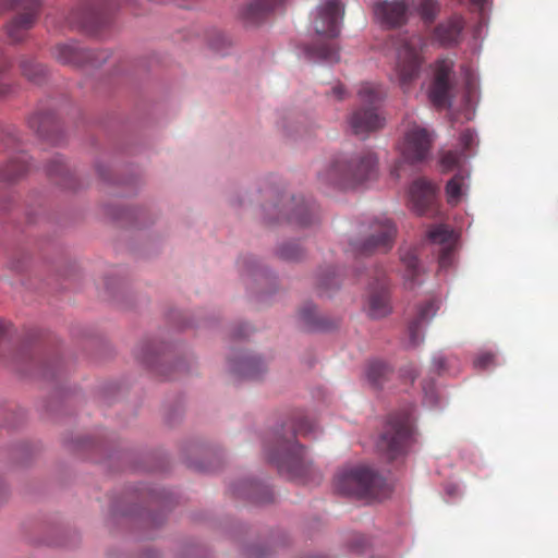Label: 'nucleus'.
Returning a JSON list of instances; mask_svg holds the SVG:
<instances>
[{
  "mask_svg": "<svg viewBox=\"0 0 558 558\" xmlns=\"http://www.w3.org/2000/svg\"><path fill=\"white\" fill-rule=\"evenodd\" d=\"M9 90H10V87L0 82V97L7 95L9 93Z\"/></svg>",
  "mask_w": 558,
  "mask_h": 558,
  "instance_id": "46",
  "label": "nucleus"
},
{
  "mask_svg": "<svg viewBox=\"0 0 558 558\" xmlns=\"http://www.w3.org/2000/svg\"><path fill=\"white\" fill-rule=\"evenodd\" d=\"M70 23L86 27L89 23V19L85 15L80 17H71Z\"/></svg>",
  "mask_w": 558,
  "mask_h": 558,
  "instance_id": "43",
  "label": "nucleus"
},
{
  "mask_svg": "<svg viewBox=\"0 0 558 558\" xmlns=\"http://www.w3.org/2000/svg\"><path fill=\"white\" fill-rule=\"evenodd\" d=\"M160 353V349L157 348V344L149 342L142 347L141 353H138V359H141L143 363L147 364V366L156 368L157 359Z\"/></svg>",
  "mask_w": 558,
  "mask_h": 558,
  "instance_id": "32",
  "label": "nucleus"
},
{
  "mask_svg": "<svg viewBox=\"0 0 558 558\" xmlns=\"http://www.w3.org/2000/svg\"><path fill=\"white\" fill-rule=\"evenodd\" d=\"M305 53L310 59L322 60L326 62L339 61V49L335 45L319 40L317 44L307 46Z\"/></svg>",
  "mask_w": 558,
  "mask_h": 558,
  "instance_id": "24",
  "label": "nucleus"
},
{
  "mask_svg": "<svg viewBox=\"0 0 558 558\" xmlns=\"http://www.w3.org/2000/svg\"><path fill=\"white\" fill-rule=\"evenodd\" d=\"M377 20L386 27L403 25L409 15V5L403 0L381 1L374 8Z\"/></svg>",
  "mask_w": 558,
  "mask_h": 558,
  "instance_id": "14",
  "label": "nucleus"
},
{
  "mask_svg": "<svg viewBox=\"0 0 558 558\" xmlns=\"http://www.w3.org/2000/svg\"><path fill=\"white\" fill-rule=\"evenodd\" d=\"M428 239L440 245L438 263L441 268H447L452 264L454 251V234L449 227L439 225L434 227L428 232Z\"/></svg>",
  "mask_w": 558,
  "mask_h": 558,
  "instance_id": "16",
  "label": "nucleus"
},
{
  "mask_svg": "<svg viewBox=\"0 0 558 558\" xmlns=\"http://www.w3.org/2000/svg\"><path fill=\"white\" fill-rule=\"evenodd\" d=\"M5 9L15 11L14 17L7 24V36L11 44L24 40L38 16L39 0H1Z\"/></svg>",
  "mask_w": 558,
  "mask_h": 558,
  "instance_id": "7",
  "label": "nucleus"
},
{
  "mask_svg": "<svg viewBox=\"0 0 558 558\" xmlns=\"http://www.w3.org/2000/svg\"><path fill=\"white\" fill-rule=\"evenodd\" d=\"M435 190L430 182L424 179L415 180L409 190V198L412 209L423 215L432 206Z\"/></svg>",
  "mask_w": 558,
  "mask_h": 558,
  "instance_id": "18",
  "label": "nucleus"
},
{
  "mask_svg": "<svg viewBox=\"0 0 558 558\" xmlns=\"http://www.w3.org/2000/svg\"><path fill=\"white\" fill-rule=\"evenodd\" d=\"M417 10L422 20L426 24H430L435 21L439 13V3L437 0H420Z\"/></svg>",
  "mask_w": 558,
  "mask_h": 558,
  "instance_id": "30",
  "label": "nucleus"
},
{
  "mask_svg": "<svg viewBox=\"0 0 558 558\" xmlns=\"http://www.w3.org/2000/svg\"><path fill=\"white\" fill-rule=\"evenodd\" d=\"M476 134L474 131L466 129L460 135V145L464 151L471 150L476 145Z\"/></svg>",
  "mask_w": 558,
  "mask_h": 558,
  "instance_id": "37",
  "label": "nucleus"
},
{
  "mask_svg": "<svg viewBox=\"0 0 558 558\" xmlns=\"http://www.w3.org/2000/svg\"><path fill=\"white\" fill-rule=\"evenodd\" d=\"M4 331H5V327L2 323H0V338L3 336Z\"/></svg>",
  "mask_w": 558,
  "mask_h": 558,
  "instance_id": "48",
  "label": "nucleus"
},
{
  "mask_svg": "<svg viewBox=\"0 0 558 558\" xmlns=\"http://www.w3.org/2000/svg\"><path fill=\"white\" fill-rule=\"evenodd\" d=\"M293 208L289 209L287 219L302 227L314 223L318 218V211L315 204L306 202L303 197L292 199Z\"/></svg>",
  "mask_w": 558,
  "mask_h": 558,
  "instance_id": "22",
  "label": "nucleus"
},
{
  "mask_svg": "<svg viewBox=\"0 0 558 558\" xmlns=\"http://www.w3.org/2000/svg\"><path fill=\"white\" fill-rule=\"evenodd\" d=\"M28 156L24 151L9 156L8 160L0 166V181L3 183H14L28 172Z\"/></svg>",
  "mask_w": 558,
  "mask_h": 558,
  "instance_id": "19",
  "label": "nucleus"
},
{
  "mask_svg": "<svg viewBox=\"0 0 558 558\" xmlns=\"http://www.w3.org/2000/svg\"><path fill=\"white\" fill-rule=\"evenodd\" d=\"M438 308V301L435 299L418 306L415 318L408 326L409 345L417 347L423 341L422 329L436 315Z\"/></svg>",
  "mask_w": 558,
  "mask_h": 558,
  "instance_id": "15",
  "label": "nucleus"
},
{
  "mask_svg": "<svg viewBox=\"0 0 558 558\" xmlns=\"http://www.w3.org/2000/svg\"><path fill=\"white\" fill-rule=\"evenodd\" d=\"M433 364L438 373L446 369L447 359L444 356H436L433 360Z\"/></svg>",
  "mask_w": 558,
  "mask_h": 558,
  "instance_id": "42",
  "label": "nucleus"
},
{
  "mask_svg": "<svg viewBox=\"0 0 558 558\" xmlns=\"http://www.w3.org/2000/svg\"><path fill=\"white\" fill-rule=\"evenodd\" d=\"M495 355L490 352L481 353L474 360V366L476 368H486L494 363Z\"/></svg>",
  "mask_w": 558,
  "mask_h": 558,
  "instance_id": "38",
  "label": "nucleus"
},
{
  "mask_svg": "<svg viewBox=\"0 0 558 558\" xmlns=\"http://www.w3.org/2000/svg\"><path fill=\"white\" fill-rule=\"evenodd\" d=\"M301 317L310 326L315 328H323L319 318L317 317L316 310L313 306L304 307L301 311Z\"/></svg>",
  "mask_w": 558,
  "mask_h": 558,
  "instance_id": "36",
  "label": "nucleus"
},
{
  "mask_svg": "<svg viewBox=\"0 0 558 558\" xmlns=\"http://www.w3.org/2000/svg\"><path fill=\"white\" fill-rule=\"evenodd\" d=\"M11 68L12 61L0 49V74L9 71Z\"/></svg>",
  "mask_w": 558,
  "mask_h": 558,
  "instance_id": "40",
  "label": "nucleus"
},
{
  "mask_svg": "<svg viewBox=\"0 0 558 558\" xmlns=\"http://www.w3.org/2000/svg\"><path fill=\"white\" fill-rule=\"evenodd\" d=\"M278 255L286 260H299L303 257V250L299 243L289 242L278 248Z\"/></svg>",
  "mask_w": 558,
  "mask_h": 558,
  "instance_id": "33",
  "label": "nucleus"
},
{
  "mask_svg": "<svg viewBox=\"0 0 558 558\" xmlns=\"http://www.w3.org/2000/svg\"><path fill=\"white\" fill-rule=\"evenodd\" d=\"M246 335H247L246 332L245 333L244 332H239V335H236V337H244Z\"/></svg>",
  "mask_w": 558,
  "mask_h": 558,
  "instance_id": "49",
  "label": "nucleus"
},
{
  "mask_svg": "<svg viewBox=\"0 0 558 558\" xmlns=\"http://www.w3.org/2000/svg\"><path fill=\"white\" fill-rule=\"evenodd\" d=\"M1 141L4 142L5 146L15 147L19 142L15 129L10 128L5 130L2 134Z\"/></svg>",
  "mask_w": 558,
  "mask_h": 558,
  "instance_id": "39",
  "label": "nucleus"
},
{
  "mask_svg": "<svg viewBox=\"0 0 558 558\" xmlns=\"http://www.w3.org/2000/svg\"><path fill=\"white\" fill-rule=\"evenodd\" d=\"M377 174V155L363 150L333 159L318 172V182L325 187L345 189L374 180Z\"/></svg>",
  "mask_w": 558,
  "mask_h": 558,
  "instance_id": "2",
  "label": "nucleus"
},
{
  "mask_svg": "<svg viewBox=\"0 0 558 558\" xmlns=\"http://www.w3.org/2000/svg\"><path fill=\"white\" fill-rule=\"evenodd\" d=\"M368 545L367 539L364 536H359L356 544L353 545L357 550H363Z\"/></svg>",
  "mask_w": 558,
  "mask_h": 558,
  "instance_id": "44",
  "label": "nucleus"
},
{
  "mask_svg": "<svg viewBox=\"0 0 558 558\" xmlns=\"http://www.w3.org/2000/svg\"><path fill=\"white\" fill-rule=\"evenodd\" d=\"M452 73L453 61L444 59L436 63L435 75L429 87L428 98L433 106L438 109L451 106V93L453 89Z\"/></svg>",
  "mask_w": 558,
  "mask_h": 558,
  "instance_id": "11",
  "label": "nucleus"
},
{
  "mask_svg": "<svg viewBox=\"0 0 558 558\" xmlns=\"http://www.w3.org/2000/svg\"><path fill=\"white\" fill-rule=\"evenodd\" d=\"M20 69L22 75L34 83H40L46 75L45 66L28 58L21 59Z\"/></svg>",
  "mask_w": 558,
  "mask_h": 558,
  "instance_id": "28",
  "label": "nucleus"
},
{
  "mask_svg": "<svg viewBox=\"0 0 558 558\" xmlns=\"http://www.w3.org/2000/svg\"><path fill=\"white\" fill-rule=\"evenodd\" d=\"M400 259L404 266V278L407 281L414 286L420 276L421 269L418 265L417 255L414 248L401 250Z\"/></svg>",
  "mask_w": 558,
  "mask_h": 558,
  "instance_id": "27",
  "label": "nucleus"
},
{
  "mask_svg": "<svg viewBox=\"0 0 558 558\" xmlns=\"http://www.w3.org/2000/svg\"><path fill=\"white\" fill-rule=\"evenodd\" d=\"M47 173L51 178H60L58 184L68 186L65 179L70 175V171L60 157L53 158L47 166Z\"/></svg>",
  "mask_w": 558,
  "mask_h": 558,
  "instance_id": "29",
  "label": "nucleus"
},
{
  "mask_svg": "<svg viewBox=\"0 0 558 558\" xmlns=\"http://www.w3.org/2000/svg\"><path fill=\"white\" fill-rule=\"evenodd\" d=\"M51 54L59 63L70 66L85 64L100 66L110 57V53L106 50H87L76 41L57 44L52 48Z\"/></svg>",
  "mask_w": 558,
  "mask_h": 558,
  "instance_id": "9",
  "label": "nucleus"
},
{
  "mask_svg": "<svg viewBox=\"0 0 558 558\" xmlns=\"http://www.w3.org/2000/svg\"><path fill=\"white\" fill-rule=\"evenodd\" d=\"M413 421L411 409L389 415L377 441V449L386 459L391 461L405 453L413 433Z\"/></svg>",
  "mask_w": 558,
  "mask_h": 558,
  "instance_id": "4",
  "label": "nucleus"
},
{
  "mask_svg": "<svg viewBox=\"0 0 558 558\" xmlns=\"http://www.w3.org/2000/svg\"><path fill=\"white\" fill-rule=\"evenodd\" d=\"M434 134L415 121H405L400 151L403 159L410 163L422 162L429 156Z\"/></svg>",
  "mask_w": 558,
  "mask_h": 558,
  "instance_id": "6",
  "label": "nucleus"
},
{
  "mask_svg": "<svg viewBox=\"0 0 558 558\" xmlns=\"http://www.w3.org/2000/svg\"><path fill=\"white\" fill-rule=\"evenodd\" d=\"M317 426L308 416L298 411L280 430L274 433L265 442L267 459L275 464L278 472L292 480H302L308 464L304 458V448L298 442L296 436L308 437L316 434Z\"/></svg>",
  "mask_w": 558,
  "mask_h": 558,
  "instance_id": "1",
  "label": "nucleus"
},
{
  "mask_svg": "<svg viewBox=\"0 0 558 558\" xmlns=\"http://www.w3.org/2000/svg\"><path fill=\"white\" fill-rule=\"evenodd\" d=\"M344 15L342 0H327L317 8V16L313 24L315 32L328 38H336L340 34Z\"/></svg>",
  "mask_w": 558,
  "mask_h": 558,
  "instance_id": "13",
  "label": "nucleus"
},
{
  "mask_svg": "<svg viewBox=\"0 0 558 558\" xmlns=\"http://www.w3.org/2000/svg\"><path fill=\"white\" fill-rule=\"evenodd\" d=\"M420 43V38L403 40L397 50L396 73L402 88H407L418 76L422 62L417 49Z\"/></svg>",
  "mask_w": 558,
  "mask_h": 558,
  "instance_id": "10",
  "label": "nucleus"
},
{
  "mask_svg": "<svg viewBox=\"0 0 558 558\" xmlns=\"http://www.w3.org/2000/svg\"><path fill=\"white\" fill-rule=\"evenodd\" d=\"M232 494L247 498L254 502H265L270 500L269 492L259 483L253 481H242L232 487Z\"/></svg>",
  "mask_w": 558,
  "mask_h": 558,
  "instance_id": "23",
  "label": "nucleus"
},
{
  "mask_svg": "<svg viewBox=\"0 0 558 558\" xmlns=\"http://www.w3.org/2000/svg\"><path fill=\"white\" fill-rule=\"evenodd\" d=\"M462 185L463 177L459 174L454 175L451 180L448 181L446 185V194L449 204L457 205L460 202Z\"/></svg>",
  "mask_w": 558,
  "mask_h": 558,
  "instance_id": "31",
  "label": "nucleus"
},
{
  "mask_svg": "<svg viewBox=\"0 0 558 558\" xmlns=\"http://www.w3.org/2000/svg\"><path fill=\"white\" fill-rule=\"evenodd\" d=\"M367 312L373 318H381L391 312L389 282L383 268L373 270L367 293Z\"/></svg>",
  "mask_w": 558,
  "mask_h": 558,
  "instance_id": "12",
  "label": "nucleus"
},
{
  "mask_svg": "<svg viewBox=\"0 0 558 558\" xmlns=\"http://www.w3.org/2000/svg\"><path fill=\"white\" fill-rule=\"evenodd\" d=\"M474 4L483 5L487 0H471Z\"/></svg>",
  "mask_w": 558,
  "mask_h": 558,
  "instance_id": "47",
  "label": "nucleus"
},
{
  "mask_svg": "<svg viewBox=\"0 0 558 558\" xmlns=\"http://www.w3.org/2000/svg\"><path fill=\"white\" fill-rule=\"evenodd\" d=\"M339 286V279L338 275L335 270H331L327 272L326 275L322 276L318 281V288L322 291H328L331 288H337Z\"/></svg>",
  "mask_w": 558,
  "mask_h": 558,
  "instance_id": "35",
  "label": "nucleus"
},
{
  "mask_svg": "<svg viewBox=\"0 0 558 558\" xmlns=\"http://www.w3.org/2000/svg\"><path fill=\"white\" fill-rule=\"evenodd\" d=\"M28 126L41 137H49L56 128V119L52 112H36L28 118Z\"/></svg>",
  "mask_w": 558,
  "mask_h": 558,
  "instance_id": "26",
  "label": "nucleus"
},
{
  "mask_svg": "<svg viewBox=\"0 0 558 558\" xmlns=\"http://www.w3.org/2000/svg\"><path fill=\"white\" fill-rule=\"evenodd\" d=\"M402 166V161L398 160L393 168L391 169V175L399 178L400 177V168Z\"/></svg>",
  "mask_w": 558,
  "mask_h": 558,
  "instance_id": "45",
  "label": "nucleus"
},
{
  "mask_svg": "<svg viewBox=\"0 0 558 558\" xmlns=\"http://www.w3.org/2000/svg\"><path fill=\"white\" fill-rule=\"evenodd\" d=\"M390 374L391 367L384 361L374 360L366 365L365 376L373 387H381Z\"/></svg>",
  "mask_w": 558,
  "mask_h": 558,
  "instance_id": "25",
  "label": "nucleus"
},
{
  "mask_svg": "<svg viewBox=\"0 0 558 558\" xmlns=\"http://www.w3.org/2000/svg\"><path fill=\"white\" fill-rule=\"evenodd\" d=\"M463 28V17L454 14L435 27L433 39L444 47L457 45L461 38Z\"/></svg>",
  "mask_w": 558,
  "mask_h": 558,
  "instance_id": "17",
  "label": "nucleus"
},
{
  "mask_svg": "<svg viewBox=\"0 0 558 558\" xmlns=\"http://www.w3.org/2000/svg\"><path fill=\"white\" fill-rule=\"evenodd\" d=\"M287 0H252L243 9L242 16L248 24H258L271 12L281 8Z\"/></svg>",
  "mask_w": 558,
  "mask_h": 558,
  "instance_id": "20",
  "label": "nucleus"
},
{
  "mask_svg": "<svg viewBox=\"0 0 558 558\" xmlns=\"http://www.w3.org/2000/svg\"><path fill=\"white\" fill-rule=\"evenodd\" d=\"M329 95L333 96L337 100H342L345 97V89L340 83H338L331 88Z\"/></svg>",
  "mask_w": 558,
  "mask_h": 558,
  "instance_id": "41",
  "label": "nucleus"
},
{
  "mask_svg": "<svg viewBox=\"0 0 558 558\" xmlns=\"http://www.w3.org/2000/svg\"><path fill=\"white\" fill-rule=\"evenodd\" d=\"M397 234L396 226L387 218L376 219L369 225V233L363 241L351 243L352 251L360 255L388 252L392 248Z\"/></svg>",
  "mask_w": 558,
  "mask_h": 558,
  "instance_id": "8",
  "label": "nucleus"
},
{
  "mask_svg": "<svg viewBox=\"0 0 558 558\" xmlns=\"http://www.w3.org/2000/svg\"><path fill=\"white\" fill-rule=\"evenodd\" d=\"M230 368L233 374L245 379H257L266 369L260 357L255 355H243L230 360Z\"/></svg>",
  "mask_w": 558,
  "mask_h": 558,
  "instance_id": "21",
  "label": "nucleus"
},
{
  "mask_svg": "<svg viewBox=\"0 0 558 558\" xmlns=\"http://www.w3.org/2000/svg\"><path fill=\"white\" fill-rule=\"evenodd\" d=\"M335 489L361 499H380L389 493L385 478L365 466L340 471L335 477Z\"/></svg>",
  "mask_w": 558,
  "mask_h": 558,
  "instance_id": "3",
  "label": "nucleus"
},
{
  "mask_svg": "<svg viewBox=\"0 0 558 558\" xmlns=\"http://www.w3.org/2000/svg\"><path fill=\"white\" fill-rule=\"evenodd\" d=\"M357 95L363 107L353 111L349 124L355 135L366 136L384 126L385 119L378 113L384 93L379 85L363 83Z\"/></svg>",
  "mask_w": 558,
  "mask_h": 558,
  "instance_id": "5",
  "label": "nucleus"
},
{
  "mask_svg": "<svg viewBox=\"0 0 558 558\" xmlns=\"http://www.w3.org/2000/svg\"><path fill=\"white\" fill-rule=\"evenodd\" d=\"M461 155L454 150L445 151L440 157V165L445 171H451L460 165Z\"/></svg>",
  "mask_w": 558,
  "mask_h": 558,
  "instance_id": "34",
  "label": "nucleus"
}]
</instances>
